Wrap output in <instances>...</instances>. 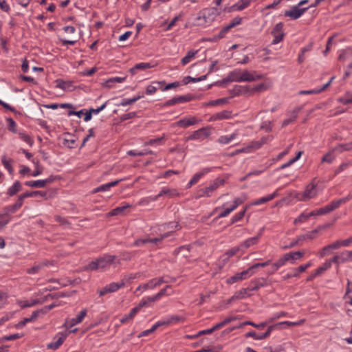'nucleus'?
<instances>
[{
    "label": "nucleus",
    "mask_w": 352,
    "mask_h": 352,
    "mask_svg": "<svg viewBox=\"0 0 352 352\" xmlns=\"http://www.w3.org/2000/svg\"><path fill=\"white\" fill-rule=\"evenodd\" d=\"M198 123L197 119L194 117L190 118H182L177 122H176L174 125L176 126L182 127V128H187L190 126L195 125Z\"/></svg>",
    "instance_id": "obj_14"
},
{
    "label": "nucleus",
    "mask_w": 352,
    "mask_h": 352,
    "mask_svg": "<svg viewBox=\"0 0 352 352\" xmlns=\"http://www.w3.org/2000/svg\"><path fill=\"white\" fill-rule=\"evenodd\" d=\"M316 195V189L314 184L308 185L305 190L302 193V198H300L301 201H306L311 199Z\"/></svg>",
    "instance_id": "obj_17"
},
{
    "label": "nucleus",
    "mask_w": 352,
    "mask_h": 352,
    "mask_svg": "<svg viewBox=\"0 0 352 352\" xmlns=\"http://www.w3.org/2000/svg\"><path fill=\"white\" fill-rule=\"evenodd\" d=\"M251 276H252V274L250 272V270L248 268L247 270L228 278L226 283L228 284H233L237 281L245 280Z\"/></svg>",
    "instance_id": "obj_8"
},
{
    "label": "nucleus",
    "mask_w": 352,
    "mask_h": 352,
    "mask_svg": "<svg viewBox=\"0 0 352 352\" xmlns=\"http://www.w3.org/2000/svg\"><path fill=\"white\" fill-rule=\"evenodd\" d=\"M335 150L338 151L339 152L352 151V141L345 144H340L338 145L335 148Z\"/></svg>",
    "instance_id": "obj_40"
},
{
    "label": "nucleus",
    "mask_w": 352,
    "mask_h": 352,
    "mask_svg": "<svg viewBox=\"0 0 352 352\" xmlns=\"http://www.w3.org/2000/svg\"><path fill=\"white\" fill-rule=\"evenodd\" d=\"M231 117V111L223 110L221 112L213 114L209 119V121L221 120L228 119Z\"/></svg>",
    "instance_id": "obj_24"
},
{
    "label": "nucleus",
    "mask_w": 352,
    "mask_h": 352,
    "mask_svg": "<svg viewBox=\"0 0 352 352\" xmlns=\"http://www.w3.org/2000/svg\"><path fill=\"white\" fill-rule=\"evenodd\" d=\"M195 98V96L192 94H187L185 96H179L177 97H174L168 100H167L164 104V106L168 107V106H172L176 104H180V103H184L187 102H190L192 100Z\"/></svg>",
    "instance_id": "obj_5"
},
{
    "label": "nucleus",
    "mask_w": 352,
    "mask_h": 352,
    "mask_svg": "<svg viewBox=\"0 0 352 352\" xmlns=\"http://www.w3.org/2000/svg\"><path fill=\"white\" fill-rule=\"evenodd\" d=\"M22 190V184L19 181H16L12 186L8 189L7 194L12 197Z\"/></svg>",
    "instance_id": "obj_29"
},
{
    "label": "nucleus",
    "mask_w": 352,
    "mask_h": 352,
    "mask_svg": "<svg viewBox=\"0 0 352 352\" xmlns=\"http://www.w3.org/2000/svg\"><path fill=\"white\" fill-rule=\"evenodd\" d=\"M267 285V279L265 278H258L252 280L248 287L249 289H251V291H257L261 287H265Z\"/></svg>",
    "instance_id": "obj_13"
},
{
    "label": "nucleus",
    "mask_w": 352,
    "mask_h": 352,
    "mask_svg": "<svg viewBox=\"0 0 352 352\" xmlns=\"http://www.w3.org/2000/svg\"><path fill=\"white\" fill-rule=\"evenodd\" d=\"M181 228V226L177 222H169L168 223L161 225L159 228V230L164 232L172 231L173 233L174 230H179Z\"/></svg>",
    "instance_id": "obj_21"
},
{
    "label": "nucleus",
    "mask_w": 352,
    "mask_h": 352,
    "mask_svg": "<svg viewBox=\"0 0 352 352\" xmlns=\"http://www.w3.org/2000/svg\"><path fill=\"white\" fill-rule=\"evenodd\" d=\"M242 72L239 69H234L230 72L228 75V79L232 82H241V78H242Z\"/></svg>",
    "instance_id": "obj_30"
},
{
    "label": "nucleus",
    "mask_w": 352,
    "mask_h": 352,
    "mask_svg": "<svg viewBox=\"0 0 352 352\" xmlns=\"http://www.w3.org/2000/svg\"><path fill=\"white\" fill-rule=\"evenodd\" d=\"M305 253L304 252L301 251H297V252H293L287 253L283 255L285 260L287 262H290L291 263H294L296 260L300 259L304 256Z\"/></svg>",
    "instance_id": "obj_20"
},
{
    "label": "nucleus",
    "mask_w": 352,
    "mask_h": 352,
    "mask_svg": "<svg viewBox=\"0 0 352 352\" xmlns=\"http://www.w3.org/2000/svg\"><path fill=\"white\" fill-rule=\"evenodd\" d=\"M252 292L251 289H249V287L247 288H243L239 291H236L234 294L229 299V302H231L234 300H241L243 299L246 297H250L252 294L250 293Z\"/></svg>",
    "instance_id": "obj_16"
},
{
    "label": "nucleus",
    "mask_w": 352,
    "mask_h": 352,
    "mask_svg": "<svg viewBox=\"0 0 352 352\" xmlns=\"http://www.w3.org/2000/svg\"><path fill=\"white\" fill-rule=\"evenodd\" d=\"M168 324H170V321H159L156 324H155L150 329H147L142 331V333L140 335V337L146 336L150 333L154 332L159 327L167 325Z\"/></svg>",
    "instance_id": "obj_28"
},
{
    "label": "nucleus",
    "mask_w": 352,
    "mask_h": 352,
    "mask_svg": "<svg viewBox=\"0 0 352 352\" xmlns=\"http://www.w3.org/2000/svg\"><path fill=\"white\" fill-rule=\"evenodd\" d=\"M209 127H202L186 138V141L189 140H204L210 135Z\"/></svg>",
    "instance_id": "obj_4"
},
{
    "label": "nucleus",
    "mask_w": 352,
    "mask_h": 352,
    "mask_svg": "<svg viewBox=\"0 0 352 352\" xmlns=\"http://www.w3.org/2000/svg\"><path fill=\"white\" fill-rule=\"evenodd\" d=\"M309 8H300L298 6H294L291 10L284 12L285 16H289L293 20L300 18Z\"/></svg>",
    "instance_id": "obj_6"
},
{
    "label": "nucleus",
    "mask_w": 352,
    "mask_h": 352,
    "mask_svg": "<svg viewBox=\"0 0 352 352\" xmlns=\"http://www.w3.org/2000/svg\"><path fill=\"white\" fill-rule=\"evenodd\" d=\"M240 250H241L240 247L238 246V247H234V248L228 250L225 254L227 256L226 259H228L230 257L235 255Z\"/></svg>",
    "instance_id": "obj_62"
},
{
    "label": "nucleus",
    "mask_w": 352,
    "mask_h": 352,
    "mask_svg": "<svg viewBox=\"0 0 352 352\" xmlns=\"http://www.w3.org/2000/svg\"><path fill=\"white\" fill-rule=\"evenodd\" d=\"M343 256V260L345 262L352 261V250L351 251H344L341 253Z\"/></svg>",
    "instance_id": "obj_61"
},
{
    "label": "nucleus",
    "mask_w": 352,
    "mask_h": 352,
    "mask_svg": "<svg viewBox=\"0 0 352 352\" xmlns=\"http://www.w3.org/2000/svg\"><path fill=\"white\" fill-rule=\"evenodd\" d=\"M278 195V194L276 190L274 192H273L272 194L267 195V197H263L256 199L253 203V204L257 206V205H261V204H265L267 201L272 200L273 199L276 197Z\"/></svg>",
    "instance_id": "obj_31"
},
{
    "label": "nucleus",
    "mask_w": 352,
    "mask_h": 352,
    "mask_svg": "<svg viewBox=\"0 0 352 352\" xmlns=\"http://www.w3.org/2000/svg\"><path fill=\"white\" fill-rule=\"evenodd\" d=\"M236 135V133H232L230 135H222L218 139V142L221 144H227L234 139Z\"/></svg>",
    "instance_id": "obj_44"
},
{
    "label": "nucleus",
    "mask_w": 352,
    "mask_h": 352,
    "mask_svg": "<svg viewBox=\"0 0 352 352\" xmlns=\"http://www.w3.org/2000/svg\"><path fill=\"white\" fill-rule=\"evenodd\" d=\"M41 269L42 268H41L40 264L38 263V265H35L32 266V267L28 269L26 272L29 274H34L38 273Z\"/></svg>",
    "instance_id": "obj_60"
},
{
    "label": "nucleus",
    "mask_w": 352,
    "mask_h": 352,
    "mask_svg": "<svg viewBox=\"0 0 352 352\" xmlns=\"http://www.w3.org/2000/svg\"><path fill=\"white\" fill-rule=\"evenodd\" d=\"M122 179L116 180L114 182H111L105 184H102L96 188L94 189L93 192L96 193L98 192H104L109 190V189L111 187L117 186L121 181H122Z\"/></svg>",
    "instance_id": "obj_23"
},
{
    "label": "nucleus",
    "mask_w": 352,
    "mask_h": 352,
    "mask_svg": "<svg viewBox=\"0 0 352 352\" xmlns=\"http://www.w3.org/2000/svg\"><path fill=\"white\" fill-rule=\"evenodd\" d=\"M87 314V309H82L76 318H67L63 326L67 327V328H70L78 323H80L82 320L84 319V318L85 317Z\"/></svg>",
    "instance_id": "obj_7"
},
{
    "label": "nucleus",
    "mask_w": 352,
    "mask_h": 352,
    "mask_svg": "<svg viewBox=\"0 0 352 352\" xmlns=\"http://www.w3.org/2000/svg\"><path fill=\"white\" fill-rule=\"evenodd\" d=\"M206 78H207V75L201 76L199 78H194V77H191V76H186L183 78L182 82L184 85H187L190 82H197L204 80L206 79Z\"/></svg>",
    "instance_id": "obj_35"
},
{
    "label": "nucleus",
    "mask_w": 352,
    "mask_h": 352,
    "mask_svg": "<svg viewBox=\"0 0 352 352\" xmlns=\"http://www.w3.org/2000/svg\"><path fill=\"white\" fill-rule=\"evenodd\" d=\"M266 138H263L259 141L252 142V147L254 148H259L262 145H263L266 142Z\"/></svg>",
    "instance_id": "obj_63"
},
{
    "label": "nucleus",
    "mask_w": 352,
    "mask_h": 352,
    "mask_svg": "<svg viewBox=\"0 0 352 352\" xmlns=\"http://www.w3.org/2000/svg\"><path fill=\"white\" fill-rule=\"evenodd\" d=\"M335 148L329 152H328L327 154H325L323 157L322 158V163L327 162L329 164H331L333 162V161L335 159V156L333 155V151Z\"/></svg>",
    "instance_id": "obj_47"
},
{
    "label": "nucleus",
    "mask_w": 352,
    "mask_h": 352,
    "mask_svg": "<svg viewBox=\"0 0 352 352\" xmlns=\"http://www.w3.org/2000/svg\"><path fill=\"white\" fill-rule=\"evenodd\" d=\"M67 336V333H58L54 337V339H56V340L49 343L47 348L52 350L58 349L63 344Z\"/></svg>",
    "instance_id": "obj_10"
},
{
    "label": "nucleus",
    "mask_w": 352,
    "mask_h": 352,
    "mask_svg": "<svg viewBox=\"0 0 352 352\" xmlns=\"http://www.w3.org/2000/svg\"><path fill=\"white\" fill-rule=\"evenodd\" d=\"M151 67H153V65L149 63H140L131 68L129 72L132 75H134L137 74L138 70H145Z\"/></svg>",
    "instance_id": "obj_26"
},
{
    "label": "nucleus",
    "mask_w": 352,
    "mask_h": 352,
    "mask_svg": "<svg viewBox=\"0 0 352 352\" xmlns=\"http://www.w3.org/2000/svg\"><path fill=\"white\" fill-rule=\"evenodd\" d=\"M261 236V232L259 233L256 236L249 238L247 240H245L239 245L241 250H246L251 247L252 245L256 244Z\"/></svg>",
    "instance_id": "obj_25"
},
{
    "label": "nucleus",
    "mask_w": 352,
    "mask_h": 352,
    "mask_svg": "<svg viewBox=\"0 0 352 352\" xmlns=\"http://www.w3.org/2000/svg\"><path fill=\"white\" fill-rule=\"evenodd\" d=\"M331 265V261H327L324 263L322 264V266L317 268L315 271V275H320L327 270L329 269Z\"/></svg>",
    "instance_id": "obj_43"
},
{
    "label": "nucleus",
    "mask_w": 352,
    "mask_h": 352,
    "mask_svg": "<svg viewBox=\"0 0 352 352\" xmlns=\"http://www.w3.org/2000/svg\"><path fill=\"white\" fill-rule=\"evenodd\" d=\"M10 220V214H6V210L0 214V229L5 226Z\"/></svg>",
    "instance_id": "obj_49"
},
{
    "label": "nucleus",
    "mask_w": 352,
    "mask_h": 352,
    "mask_svg": "<svg viewBox=\"0 0 352 352\" xmlns=\"http://www.w3.org/2000/svg\"><path fill=\"white\" fill-rule=\"evenodd\" d=\"M242 78H241V82H252L256 80H259L262 78L261 75L256 74L255 72H250L248 70L242 72Z\"/></svg>",
    "instance_id": "obj_19"
},
{
    "label": "nucleus",
    "mask_w": 352,
    "mask_h": 352,
    "mask_svg": "<svg viewBox=\"0 0 352 352\" xmlns=\"http://www.w3.org/2000/svg\"><path fill=\"white\" fill-rule=\"evenodd\" d=\"M26 197H25V195L23 193L18 197V199L14 204L4 208V210H6V214H10L11 213H14L18 209H19L22 206L23 204V200Z\"/></svg>",
    "instance_id": "obj_11"
},
{
    "label": "nucleus",
    "mask_w": 352,
    "mask_h": 352,
    "mask_svg": "<svg viewBox=\"0 0 352 352\" xmlns=\"http://www.w3.org/2000/svg\"><path fill=\"white\" fill-rule=\"evenodd\" d=\"M168 196V197H174L176 196H179V193L177 192L176 189L174 188H163L153 199L154 201L157 200L162 196Z\"/></svg>",
    "instance_id": "obj_22"
},
{
    "label": "nucleus",
    "mask_w": 352,
    "mask_h": 352,
    "mask_svg": "<svg viewBox=\"0 0 352 352\" xmlns=\"http://www.w3.org/2000/svg\"><path fill=\"white\" fill-rule=\"evenodd\" d=\"M171 235H172V231L166 232L164 234H160V236L159 237L152 238V239L148 238V243H157L158 242H161L162 240H164V239H166Z\"/></svg>",
    "instance_id": "obj_37"
},
{
    "label": "nucleus",
    "mask_w": 352,
    "mask_h": 352,
    "mask_svg": "<svg viewBox=\"0 0 352 352\" xmlns=\"http://www.w3.org/2000/svg\"><path fill=\"white\" fill-rule=\"evenodd\" d=\"M309 219L307 214L302 213L298 218L295 219L294 223L297 224L298 223H302L306 221Z\"/></svg>",
    "instance_id": "obj_64"
},
{
    "label": "nucleus",
    "mask_w": 352,
    "mask_h": 352,
    "mask_svg": "<svg viewBox=\"0 0 352 352\" xmlns=\"http://www.w3.org/2000/svg\"><path fill=\"white\" fill-rule=\"evenodd\" d=\"M32 162L36 165V170L32 173V175L33 177H36L42 173L43 169L39 167V161L38 160L33 159Z\"/></svg>",
    "instance_id": "obj_56"
},
{
    "label": "nucleus",
    "mask_w": 352,
    "mask_h": 352,
    "mask_svg": "<svg viewBox=\"0 0 352 352\" xmlns=\"http://www.w3.org/2000/svg\"><path fill=\"white\" fill-rule=\"evenodd\" d=\"M116 258L114 255L105 254L102 257L97 258L95 261H91L88 266L86 267V270H96L98 269H104L108 265H111Z\"/></svg>",
    "instance_id": "obj_1"
},
{
    "label": "nucleus",
    "mask_w": 352,
    "mask_h": 352,
    "mask_svg": "<svg viewBox=\"0 0 352 352\" xmlns=\"http://www.w3.org/2000/svg\"><path fill=\"white\" fill-rule=\"evenodd\" d=\"M228 98H222L214 100H210L209 101L206 105L208 106H217L221 105L223 104H225L228 102Z\"/></svg>",
    "instance_id": "obj_50"
},
{
    "label": "nucleus",
    "mask_w": 352,
    "mask_h": 352,
    "mask_svg": "<svg viewBox=\"0 0 352 352\" xmlns=\"http://www.w3.org/2000/svg\"><path fill=\"white\" fill-rule=\"evenodd\" d=\"M266 89H267V87L263 83L254 86V87H250L248 86L249 96H252L256 92H262V91H265Z\"/></svg>",
    "instance_id": "obj_34"
},
{
    "label": "nucleus",
    "mask_w": 352,
    "mask_h": 352,
    "mask_svg": "<svg viewBox=\"0 0 352 352\" xmlns=\"http://www.w3.org/2000/svg\"><path fill=\"white\" fill-rule=\"evenodd\" d=\"M232 29L231 27H229V24L225 27H223L218 35L217 36L216 38L220 39L225 36L226 34L228 32Z\"/></svg>",
    "instance_id": "obj_58"
},
{
    "label": "nucleus",
    "mask_w": 352,
    "mask_h": 352,
    "mask_svg": "<svg viewBox=\"0 0 352 352\" xmlns=\"http://www.w3.org/2000/svg\"><path fill=\"white\" fill-rule=\"evenodd\" d=\"M250 3V0H240L232 6L233 10L241 11L246 8Z\"/></svg>",
    "instance_id": "obj_33"
},
{
    "label": "nucleus",
    "mask_w": 352,
    "mask_h": 352,
    "mask_svg": "<svg viewBox=\"0 0 352 352\" xmlns=\"http://www.w3.org/2000/svg\"><path fill=\"white\" fill-rule=\"evenodd\" d=\"M164 84V81L153 82L152 85L147 86L146 89V94L148 95L153 94L157 89H162V85Z\"/></svg>",
    "instance_id": "obj_27"
},
{
    "label": "nucleus",
    "mask_w": 352,
    "mask_h": 352,
    "mask_svg": "<svg viewBox=\"0 0 352 352\" xmlns=\"http://www.w3.org/2000/svg\"><path fill=\"white\" fill-rule=\"evenodd\" d=\"M168 283L169 281L165 280L164 277L151 279L148 283L142 285V289H153L154 287L162 285V283Z\"/></svg>",
    "instance_id": "obj_15"
},
{
    "label": "nucleus",
    "mask_w": 352,
    "mask_h": 352,
    "mask_svg": "<svg viewBox=\"0 0 352 352\" xmlns=\"http://www.w3.org/2000/svg\"><path fill=\"white\" fill-rule=\"evenodd\" d=\"M248 91V86L235 85L233 89L229 90V93L230 94V98H234L241 95H247L250 96Z\"/></svg>",
    "instance_id": "obj_12"
},
{
    "label": "nucleus",
    "mask_w": 352,
    "mask_h": 352,
    "mask_svg": "<svg viewBox=\"0 0 352 352\" xmlns=\"http://www.w3.org/2000/svg\"><path fill=\"white\" fill-rule=\"evenodd\" d=\"M271 261L268 260L263 263H257L252 265L251 267H248L249 270H250L251 274L253 275L254 274V270L257 269L258 267H265L267 266L270 263Z\"/></svg>",
    "instance_id": "obj_51"
},
{
    "label": "nucleus",
    "mask_w": 352,
    "mask_h": 352,
    "mask_svg": "<svg viewBox=\"0 0 352 352\" xmlns=\"http://www.w3.org/2000/svg\"><path fill=\"white\" fill-rule=\"evenodd\" d=\"M210 171V168H205L202 170V171L196 173L193 177L192 178V182L197 183L199 180L206 173Z\"/></svg>",
    "instance_id": "obj_48"
},
{
    "label": "nucleus",
    "mask_w": 352,
    "mask_h": 352,
    "mask_svg": "<svg viewBox=\"0 0 352 352\" xmlns=\"http://www.w3.org/2000/svg\"><path fill=\"white\" fill-rule=\"evenodd\" d=\"M305 319L300 320L298 322L285 321V322H280L279 324H278V325L286 324L289 327L300 326V325L302 324L305 322ZM276 326H277V324H276L275 327Z\"/></svg>",
    "instance_id": "obj_55"
},
{
    "label": "nucleus",
    "mask_w": 352,
    "mask_h": 352,
    "mask_svg": "<svg viewBox=\"0 0 352 352\" xmlns=\"http://www.w3.org/2000/svg\"><path fill=\"white\" fill-rule=\"evenodd\" d=\"M44 180L27 181L25 185L32 188H44L45 187Z\"/></svg>",
    "instance_id": "obj_36"
},
{
    "label": "nucleus",
    "mask_w": 352,
    "mask_h": 352,
    "mask_svg": "<svg viewBox=\"0 0 352 352\" xmlns=\"http://www.w3.org/2000/svg\"><path fill=\"white\" fill-rule=\"evenodd\" d=\"M245 211H246V208H244L242 211L238 212L234 216H233L231 219V223L233 224V223L240 221L241 219H242L245 215Z\"/></svg>",
    "instance_id": "obj_53"
},
{
    "label": "nucleus",
    "mask_w": 352,
    "mask_h": 352,
    "mask_svg": "<svg viewBox=\"0 0 352 352\" xmlns=\"http://www.w3.org/2000/svg\"><path fill=\"white\" fill-rule=\"evenodd\" d=\"M142 97H143V96H138L137 97H134V98H131V99L124 98L122 100V102H120V105H121V106H126V105L131 104L135 102L136 101H138L139 99H140Z\"/></svg>",
    "instance_id": "obj_52"
},
{
    "label": "nucleus",
    "mask_w": 352,
    "mask_h": 352,
    "mask_svg": "<svg viewBox=\"0 0 352 352\" xmlns=\"http://www.w3.org/2000/svg\"><path fill=\"white\" fill-rule=\"evenodd\" d=\"M274 327H275V325L270 326L265 333H263L262 334H261V333H258V335H257L255 331H251L245 334V337L246 338L252 337L254 340H264L270 336V334H271L272 331H273V329H274Z\"/></svg>",
    "instance_id": "obj_9"
},
{
    "label": "nucleus",
    "mask_w": 352,
    "mask_h": 352,
    "mask_svg": "<svg viewBox=\"0 0 352 352\" xmlns=\"http://www.w3.org/2000/svg\"><path fill=\"white\" fill-rule=\"evenodd\" d=\"M130 205H126L121 207H117L116 208L113 209L111 212V215H117L120 214V212H123L125 209L130 208Z\"/></svg>",
    "instance_id": "obj_59"
},
{
    "label": "nucleus",
    "mask_w": 352,
    "mask_h": 352,
    "mask_svg": "<svg viewBox=\"0 0 352 352\" xmlns=\"http://www.w3.org/2000/svg\"><path fill=\"white\" fill-rule=\"evenodd\" d=\"M236 320V317H234V316L228 317L225 320H223L222 322L217 323L214 326H213V329H215V330L219 329L221 327H224L225 325H226Z\"/></svg>",
    "instance_id": "obj_38"
},
{
    "label": "nucleus",
    "mask_w": 352,
    "mask_h": 352,
    "mask_svg": "<svg viewBox=\"0 0 352 352\" xmlns=\"http://www.w3.org/2000/svg\"><path fill=\"white\" fill-rule=\"evenodd\" d=\"M274 39L272 41V45H276L283 40L285 34L283 32V23L280 22L277 23L271 32Z\"/></svg>",
    "instance_id": "obj_3"
},
{
    "label": "nucleus",
    "mask_w": 352,
    "mask_h": 352,
    "mask_svg": "<svg viewBox=\"0 0 352 352\" xmlns=\"http://www.w3.org/2000/svg\"><path fill=\"white\" fill-rule=\"evenodd\" d=\"M1 162L4 167L8 170L10 174H12L13 168L12 166V160H7L6 157L3 155L1 158Z\"/></svg>",
    "instance_id": "obj_46"
},
{
    "label": "nucleus",
    "mask_w": 352,
    "mask_h": 352,
    "mask_svg": "<svg viewBox=\"0 0 352 352\" xmlns=\"http://www.w3.org/2000/svg\"><path fill=\"white\" fill-rule=\"evenodd\" d=\"M124 286V283L121 281L120 283H111L107 285L109 287V291L111 292H115L118 291L119 289Z\"/></svg>",
    "instance_id": "obj_45"
},
{
    "label": "nucleus",
    "mask_w": 352,
    "mask_h": 352,
    "mask_svg": "<svg viewBox=\"0 0 352 352\" xmlns=\"http://www.w3.org/2000/svg\"><path fill=\"white\" fill-rule=\"evenodd\" d=\"M198 50L196 51H188L187 54L181 60V63L183 65L188 64L191 59L195 56Z\"/></svg>",
    "instance_id": "obj_39"
},
{
    "label": "nucleus",
    "mask_w": 352,
    "mask_h": 352,
    "mask_svg": "<svg viewBox=\"0 0 352 352\" xmlns=\"http://www.w3.org/2000/svg\"><path fill=\"white\" fill-rule=\"evenodd\" d=\"M225 184V179L218 177L215 179L213 182L208 187L201 188L198 190L195 197L201 198L203 197H210L212 192L215 190L220 186Z\"/></svg>",
    "instance_id": "obj_2"
},
{
    "label": "nucleus",
    "mask_w": 352,
    "mask_h": 352,
    "mask_svg": "<svg viewBox=\"0 0 352 352\" xmlns=\"http://www.w3.org/2000/svg\"><path fill=\"white\" fill-rule=\"evenodd\" d=\"M339 102L343 104H352V91H347L344 96L339 99Z\"/></svg>",
    "instance_id": "obj_42"
},
{
    "label": "nucleus",
    "mask_w": 352,
    "mask_h": 352,
    "mask_svg": "<svg viewBox=\"0 0 352 352\" xmlns=\"http://www.w3.org/2000/svg\"><path fill=\"white\" fill-rule=\"evenodd\" d=\"M352 199V195L339 199L338 200L332 201L329 204L327 205L329 210L331 212L340 207L341 204H345Z\"/></svg>",
    "instance_id": "obj_18"
},
{
    "label": "nucleus",
    "mask_w": 352,
    "mask_h": 352,
    "mask_svg": "<svg viewBox=\"0 0 352 352\" xmlns=\"http://www.w3.org/2000/svg\"><path fill=\"white\" fill-rule=\"evenodd\" d=\"M7 122L8 124V129L12 131V133H16V122L14 121V120L11 118H7Z\"/></svg>",
    "instance_id": "obj_57"
},
{
    "label": "nucleus",
    "mask_w": 352,
    "mask_h": 352,
    "mask_svg": "<svg viewBox=\"0 0 352 352\" xmlns=\"http://www.w3.org/2000/svg\"><path fill=\"white\" fill-rule=\"evenodd\" d=\"M23 194L25 195V197H26V198L32 197H35V196H40V197H44L45 199H47L50 198V196H47V194H48L47 192L42 191V190L26 192Z\"/></svg>",
    "instance_id": "obj_32"
},
{
    "label": "nucleus",
    "mask_w": 352,
    "mask_h": 352,
    "mask_svg": "<svg viewBox=\"0 0 352 352\" xmlns=\"http://www.w3.org/2000/svg\"><path fill=\"white\" fill-rule=\"evenodd\" d=\"M19 138L23 141H24L25 142L28 144L30 146H32L34 142H33L32 139L30 138V135H28V134H26L25 133H22V132H20L19 133Z\"/></svg>",
    "instance_id": "obj_54"
},
{
    "label": "nucleus",
    "mask_w": 352,
    "mask_h": 352,
    "mask_svg": "<svg viewBox=\"0 0 352 352\" xmlns=\"http://www.w3.org/2000/svg\"><path fill=\"white\" fill-rule=\"evenodd\" d=\"M56 87H58L63 90H69V88L72 87L71 82H66L61 79L56 80Z\"/></svg>",
    "instance_id": "obj_41"
}]
</instances>
